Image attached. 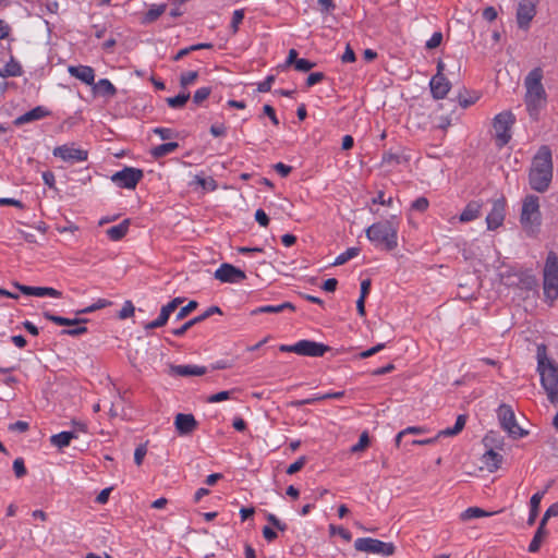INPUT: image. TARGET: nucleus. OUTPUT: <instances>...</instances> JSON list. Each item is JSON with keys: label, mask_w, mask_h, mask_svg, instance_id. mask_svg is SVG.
I'll use <instances>...</instances> for the list:
<instances>
[{"label": "nucleus", "mask_w": 558, "mask_h": 558, "mask_svg": "<svg viewBox=\"0 0 558 558\" xmlns=\"http://www.w3.org/2000/svg\"><path fill=\"white\" fill-rule=\"evenodd\" d=\"M543 76L542 68L537 66L534 68L524 80V86L526 88L525 104L531 117H536L539 109L546 102V92L542 84Z\"/></svg>", "instance_id": "7ed1b4c3"}, {"label": "nucleus", "mask_w": 558, "mask_h": 558, "mask_svg": "<svg viewBox=\"0 0 558 558\" xmlns=\"http://www.w3.org/2000/svg\"><path fill=\"white\" fill-rule=\"evenodd\" d=\"M44 183L50 189H56V177L52 171H44L41 174Z\"/></svg>", "instance_id": "e2e57ef3"}, {"label": "nucleus", "mask_w": 558, "mask_h": 558, "mask_svg": "<svg viewBox=\"0 0 558 558\" xmlns=\"http://www.w3.org/2000/svg\"><path fill=\"white\" fill-rule=\"evenodd\" d=\"M429 86L435 99H444L451 88V83L446 76H433Z\"/></svg>", "instance_id": "aec40b11"}, {"label": "nucleus", "mask_w": 558, "mask_h": 558, "mask_svg": "<svg viewBox=\"0 0 558 558\" xmlns=\"http://www.w3.org/2000/svg\"><path fill=\"white\" fill-rule=\"evenodd\" d=\"M329 531H330L331 535L339 534L347 542H350L352 538V534L342 526H336V525L330 524Z\"/></svg>", "instance_id": "8fccbe9b"}, {"label": "nucleus", "mask_w": 558, "mask_h": 558, "mask_svg": "<svg viewBox=\"0 0 558 558\" xmlns=\"http://www.w3.org/2000/svg\"><path fill=\"white\" fill-rule=\"evenodd\" d=\"M93 89L96 94L107 97H113L117 94L116 86L108 78H101L97 83L94 82Z\"/></svg>", "instance_id": "7c9ffc66"}, {"label": "nucleus", "mask_w": 558, "mask_h": 558, "mask_svg": "<svg viewBox=\"0 0 558 558\" xmlns=\"http://www.w3.org/2000/svg\"><path fill=\"white\" fill-rule=\"evenodd\" d=\"M243 19H244V10L243 9L235 10L233 12L232 21H231V28H232L233 34H235L239 31V25L242 23Z\"/></svg>", "instance_id": "09e8293b"}, {"label": "nucleus", "mask_w": 558, "mask_h": 558, "mask_svg": "<svg viewBox=\"0 0 558 558\" xmlns=\"http://www.w3.org/2000/svg\"><path fill=\"white\" fill-rule=\"evenodd\" d=\"M497 414L501 427L511 438L518 439L527 434V432L517 423L514 412L510 405L505 403L500 404Z\"/></svg>", "instance_id": "1a4fd4ad"}, {"label": "nucleus", "mask_w": 558, "mask_h": 558, "mask_svg": "<svg viewBox=\"0 0 558 558\" xmlns=\"http://www.w3.org/2000/svg\"><path fill=\"white\" fill-rule=\"evenodd\" d=\"M68 72L71 76L82 81L87 85H93L95 82V71L88 65H70Z\"/></svg>", "instance_id": "412c9836"}, {"label": "nucleus", "mask_w": 558, "mask_h": 558, "mask_svg": "<svg viewBox=\"0 0 558 558\" xmlns=\"http://www.w3.org/2000/svg\"><path fill=\"white\" fill-rule=\"evenodd\" d=\"M428 199L426 197H418L412 203V209L417 211H425L428 208Z\"/></svg>", "instance_id": "bf43d9fd"}, {"label": "nucleus", "mask_w": 558, "mask_h": 558, "mask_svg": "<svg viewBox=\"0 0 558 558\" xmlns=\"http://www.w3.org/2000/svg\"><path fill=\"white\" fill-rule=\"evenodd\" d=\"M29 429V424L25 421H16L9 425V430L25 433Z\"/></svg>", "instance_id": "680f3d73"}, {"label": "nucleus", "mask_w": 558, "mask_h": 558, "mask_svg": "<svg viewBox=\"0 0 558 558\" xmlns=\"http://www.w3.org/2000/svg\"><path fill=\"white\" fill-rule=\"evenodd\" d=\"M493 513L486 512L485 510L478 508V507H470L465 511H463L460 515L462 521H468L474 518H482V517H488Z\"/></svg>", "instance_id": "e433bc0d"}, {"label": "nucleus", "mask_w": 558, "mask_h": 558, "mask_svg": "<svg viewBox=\"0 0 558 558\" xmlns=\"http://www.w3.org/2000/svg\"><path fill=\"white\" fill-rule=\"evenodd\" d=\"M508 287L518 288L524 291H533L538 287V281L531 270L509 271L502 276Z\"/></svg>", "instance_id": "9d476101"}, {"label": "nucleus", "mask_w": 558, "mask_h": 558, "mask_svg": "<svg viewBox=\"0 0 558 558\" xmlns=\"http://www.w3.org/2000/svg\"><path fill=\"white\" fill-rule=\"evenodd\" d=\"M325 78V74L323 72H314L311 73L306 78V86L311 87L315 84L322 82Z\"/></svg>", "instance_id": "052dcab7"}, {"label": "nucleus", "mask_w": 558, "mask_h": 558, "mask_svg": "<svg viewBox=\"0 0 558 558\" xmlns=\"http://www.w3.org/2000/svg\"><path fill=\"white\" fill-rule=\"evenodd\" d=\"M214 314H222L220 307L213 305L208 307L202 315L197 316V318L201 322H204L205 319L209 318Z\"/></svg>", "instance_id": "338daca9"}, {"label": "nucleus", "mask_w": 558, "mask_h": 558, "mask_svg": "<svg viewBox=\"0 0 558 558\" xmlns=\"http://www.w3.org/2000/svg\"><path fill=\"white\" fill-rule=\"evenodd\" d=\"M536 14L535 0H521L517 9V23L520 28H527Z\"/></svg>", "instance_id": "2eb2a0df"}, {"label": "nucleus", "mask_w": 558, "mask_h": 558, "mask_svg": "<svg viewBox=\"0 0 558 558\" xmlns=\"http://www.w3.org/2000/svg\"><path fill=\"white\" fill-rule=\"evenodd\" d=\"M408 158L400 154H395L391 151L385 153L383 155V163L384 165H398L401 162H407Z\"/></svg>", "instance_id": "a19ab883"}, {"label": "nucleus", "mask_w": 558, "mask_h": 558, "mask_svg": "<svg viewBox=\"0 0 558 558\" xmlns=\"http://www.w3.org/2000/svg\"><path fill=\"white\" fill-rule=\"evenodd\" d=\"M398 228L399 222L396 217H392L373 223L366 229L365 233L371 242L381 245L386 251H392L398 246Z\"/></svg>", "instance_id": "20e7f679"}, {"label": "nucleus", "mask_w": 558, "mask_h": 558, "mask_svg": "<svg viewBox=\"0 0 558 558\" xmlns=\"http://www.w3.org/2000/svg\"><path fill=\"white\" fill-rule=\"evenodd\" d=\"M369 446V436L366 432L362 433L359 442L351 447V452L356 453L364 451Z\"/></svg>", "instance_id": "c03bdc74"}, {"label": "nucleus", "mask_w": 558, "mask_h": 558, "mask_svg": "<svg viewBox=\"0 0 558 558\" xmlns=\"http://www.w3.org/2000/svg\"><path fill=\"white\" fill-rule=\"evenodd\" d=\"M354 548L357 551L378 554L385 557L392 556L396 551V547L392 543H385L371 537L357 538L354 543Z\"/></svg>", "instance_id": "9b49d317"}, {"label": "nucleus", "mask_w": 558, "mask_h": 558, "mask_svg": "<svg viewBox=\"0 0 558 558\" xmlns=\"http://www.w3.org/2000/svg\"><path fill=\"white\" fill-rule=\"evenodd\" d=\"M52 155L70 163L86 161L88 158L87 150L74 148L73 144L71 146L65 144L54 147Z\"/></svg>", "instance_id": "ddd939ff"}, {"label": "nucleus", "mask_w": 558, "mask_h": 558, "mask_svg": "<svg viewBox=\"0 0 558 558\" xmlns=\"http://www.w3.org/2000/svg\"><path fill=\"white\" fill-rule=\"evenodd\" d=\"M208 372L206 366L199 365H177V376L192 377L203 376Z\"/></svg>", "instance_id": "cd10ccee"}, {"label": "nucleus", "mask_w": 558, "mask_h": 558, "mask_svg": "<svg viewBox=\"0 0 558 558\" xmlns=\"http://www.w3.org/2000/svg\"><path fill=\"white\" fill-rule=\"evenodd\" d=\"M545 493H546V490L538 492V493H535L531 497V500H530V515H529V519H527V524L530 526L535 524V521H536L537 515H538L539 504H541L542 498L544 497Z\"/></svg>", "instance_id": "c756f323"}, {"label": "nucleus", "mask_w": 558, "mask_h": 558, "mask_svg": "<svg viewBox=\"0 0 558 558\" xmlns=\"http://www.w3.org/2000/svg\"><path fill=\"white\" fill-rule=\"evenodd\" d=\"M34 296H38V298H44V296H50V298H61L62 296V292L54 289V288H50V287H35V295Z\"/></svg>", "instance_id": "58836bf2"}, {"label": "nucleus", "mask_w": 558, "mask_h": 558, "mask_svg": "<svg viewBox=\"0 0 558 558\" xmlns=\"http://www.w3.org/2000/svg\"><path fill=\"white\" fill-rule=\"evenodd\" d=\"M198 77L197 71H187L183 72L180 76V85L182 88H186L189 85L193 84Z\"/></svg>", "instance_id": "79ce46f5"}, {"label": "nucleus", "mask_w": 558, "mask_h": 558, "mask_svg": "<svg viewBox=\"0 0 558 558\" xmlns=\"http://www.w3.org/2000/svg\"><path fill=\"white\" fill-rule=\"evenodd\" d=\"M546 535H547L546 525H542V522H539V525L534 534V537L529 545V551L536 553L539 549L542 542Z\"/></svg>", "instance_id": "72a5a7b5"}, {"label": "nucleus", "mask_w": 558, "mask_h": 558, "mask_svg": "<svg viewBox=\"0 0 558 558\" xmlns=\"http://www.w3.org/2000/svg\"><path fill=\"white\" fill-rule=\"evenodd\" d=\"M553 180V155L547 145H543L532 159L529 171V183L532 190L544 193Z\"/></svg>", "instance_id": "f257e3e1"}, {"label": "nucleus", "mask_w": 558, "mask_h": 558, "mask_svg": "<svg viewBox=\"0 0 558 558\" xmlns=\"http://www.w3.org/2000/svg\"><path fill=\"white\" fill-rule=\"evenodd\" d=\"M22 74V66L13 57H11L7 64L0 70V76L2 78L17 77Z\"/></svg>", "instance_id": "c85d7f7f"}, {"label": "nucleus", "mask_w": 558, "mask_h": 558, "mask_svg": "<svg viewBox=\"0 0 558 558\" xmlns=\"http://www.w3.org/2000/svg\"><path fill=\"white\" fill-rule=\"evenodd\" d=\"M198 303L196 301H190L185 306H182L177 313V320L185 318L191 312L196 310Z\"/></svg>", "instance_id": "de8ad7c7"}, {"label": "nucleus", "mask_w": 558, "mask_h": 558, "mask_svg": "<svg viewBox=\"0 0 558 558\" xmlns=\"http://www.w3.org/2000/svg\"><path fill=\"white\" fill-rule=\"evenodd\" d=\"M442 41V34L440 32H436L432 35V37L426 41L427 49H435L440 46Z\"/></svg>", "instance_id": "6e6d98bb"}, {"label": "nucleus", "mask_w": 558, "mask_h": 558, "mask_svg": "<svg viewBox=\"0 0 558 558\" xmlns=\"http://www.w3.org/2000/svg\"><path fill=\"white\" fill-rule=\"evenodd\" d=\"M546 351L545 344L537 345V371L548 401L556 405L558 403V365L547 357Z\"/></svg>", "instance_id": "f03ea898"}, {"label": "nucleus", "mask_w": 558, "mask_h": 558, "mask_svg": "<svg viewBox=\"0 0 558 558\" xmlns=\"http://www.w3.org/2000/svg\"><path fill=\"white\" fill-rule=\"evenodd\" d=\"M130 220L124 219L119 225L112 226L106 230L108 238L112 241H120L129 231Z\"/></svg>", "instance_id": "bb28decb"}, {"label": "nucleus", "mask_w": 558, "mask_h": 558, "mask_svg": "<svg viewBox=\"0 0 558 558\" xmlns=\"http://www.w3.org/2000/svg\"><path fill=\"white\" fill-rule=\"evenodd\" d=\"M198 426L199 423L193 414L177 413V435L191 436Z\"/></svg>", "instance_id": "f3484780"}, {"label": "nucleus", "mask_w": 558, "mask_h": 558, "mask_svg": "<svg viewBox=\"0 0 558 558\" xmlns=\"http://www.w3.org/2000/svg\"><path fill=\"white\" fill-rule=\"evenodd\" d=\"M359 253H360V248L359 247H350L344 253L340 254L336 258V260L333 262V265L335 266L343 265L344 263H347L351 258L357 256Z\"/></svg>", "instance_id": "ea45409f"}, {"label": "nucleus", "mask_w": 558, "mask_h": 558, "mask_svg": "<svg viewBox=\"0 0 558 558\" xmlns=\"http://www.w3.org/2000/svg\"><path fill=\"white\" fill-rule=\"evenodd\" d=\"M211 94L210 87H201L193 95V102L195 105H202Z\"/></svg>", "instance_id": "37998d69"}, {"label": "nucleus", "mask_w": 558, "mask_h": 558, "mask_svg": "<svg viewBox=\"0 0 558 558\" xmlns=\"http://www.w3.org/2000/svg\"><path fill=\"white\" fill-rule=\"evenodd\" d=\"M306 462H307V458L305 456L300 457L295 462H293L292 464H290L287 468V470H286L287 474L293 475V474L298 473L299 471H301L304 468Z\"/></svg>", "instance_id": "a18cd8bd"}, {"label": "nucleus", "mask_w": 558, "mask_h": 558, "mask_svg": "<svg viewBox=\"0 0 558 558\" xmlns=\"http://www.w3.org/2000/svg\"><path fill=\"white\" fill-rule=\"evenodd\" d=\"M279 350L281 352H292L303 356L318 357L329 352L331 348L312 340H300L294 344H281Z\"/></svg>", "instance_id": "6e6552de"}, {"label": "nucleus", "mask_w": 558, "mask_h": 558, "mask_svg": "<svg viewBox=\"0 0 558 558\" xmlns=\"http://www.w3.org/2000/svg\"><path fill=\"white\" fill-rule=\"evenodd\" d=\"M172 151H174V142H168L153 147L150 154L155 159H159Z\"/></svg>", "instance_id": "c9c22d12"}, {"label": "nucleus", "mask_w": 558, "mask_h": 558, "mask_svg": "<svg viewBox=\"0 0 558 558\" xmlns=\"http://www.w3.org/2000/svg\"><path fill=\"white\" fill-rule=\"evenodd\" d=\"M13 471L17 478H21L26 475L27 470H26L23 458H16L13 461Z\"/></svg>", "instance_id": "49530a36"}, {"label": "nucleus", "mask_w": 558, "mask_h": 558, "mask_svg": "<svg viewBox=\"0 0 558 558\" xmlns=\"http://www.w3.org/2000/svg\"><path fill=\"white\" fill-rule=\"evenodd\" d=\"M506 201L504 197L493 202V208L486 217L488 230H496L505 220Z\"/></svg>", "instance_id": "dca6fc26"}, {"label": "nucleus", "mask_w": 558, "mask_h": 558, "mask_svg": "<svg viewBox=\"0 0 558 558\" xmlns=\"http://www.w3.org/2000/svg\"><path fill=\"white\" fill-rule=\"evenodd\" d=\"M558 517V502L553 504L549 506V508L545 511L541 522L542 525H546L547 521L553 518Z\"/></svg>", "instance_id": "864d4df0"}, {"label": "nucleus", "mask_w": 558, "mask_h": 558, "mask_svg": "<svg viewBox=\"0 0 558 558\" xmlns=\"http://www.w3.org/2000/svg\"><path fill=\"white\" fill-rule=\"evenodd\" d=\"M199 319L196 317L190 319L189 322L184 323L181 327L177 328V336L184 335L191 327L198 324Z\"/></svg>", "instance_id": "0e129e2a"}, {"label": "nucleus", "mask_w": 558, "mask_h": 558, "mask_svg": "<svg viewBox=\"0 0 558 558\" xmlns=\"http://www.w3.org/2000/svg\"><path fill=\"white\" fill-rule=\"evenodd\" d=\"M481 208H482V204L476 201H472V202L468 203V205L461 213L459 220L461 222H470V221L475 220L476 218L480 217Z\"/></svg>", "instance_id": "a878e982"}, {"label": "nucleus", "mask_w": 558, "mask_h": 558, "mask_svg": "<svg viewBox=\"0 0 558 558\" xmlns=\"http://www.w3.org/2000/svg\"><path fill=\"white\" fill-rule=\"evenodd\" d=\"M520 222L529 234L535 233L538 229L542 222L538 196L533 194L525 196L522 203Z\"/></svg>", "instance_id": "39448f33"}, {"label": "nucleus", "mask_w": 558, "mask_h": 558, "mask_svg": "<svg viewBox=\"0 0 558 558\" xmlns=\"http://www.w3.org/2000/svg\"><path fill=\"white\" fill-rule=\"evenodd\" d=\"M515 123V116L506 110L495 116L493 119V129L495 131L496 146L501 148L511 141V129Z\"/></svg>", "instance_id": "0eeeda50"}, {"label": "nucleus", "mask_w": 558, "mask_h": 558, "mask_svg": "<svg viewBox=\"0 0 558 558\" xmlns=\"http://www.w3.org/2000/svg\"><path fill=\"white\" fill-rule=\"evenodd\" d=\"M174 312V299L162 306L159 316L146 325V329L159 328L168 322L170 314Z\"/></svg>", "instance_id": "4be33fe9"}, {"label": "nucleus", "mask_w": 558, "mask_h": 558, "mask_svg": "<svg viewBox=\"0 0 558 558\" xmlns=\"http://www.w3.org/2000/svg\"><path fill=\"white\" fill-rule=\"evenodd\" d=\"M384 348H385L384 343H378L377 345H375V347H373V348H371L368 350L362 351L359 354V357L360 359H367V357L376 354L377 352L381 351Z\"/></svg>", "instance_id": "69168bd1"}, {"label": "nucleus", "mask_w": 558, "mask_h": 558, "mask_svg": "<svg viewBox=\"0 0 558 558\" xmlns=\"http://www.w3.org/2000/svg\"><path fill=\"white\" fill-rule=\"evenodd\" d=\"M134 314V305L131 301H125L121 311L119 312L120 319H126Z\"/></svg>", "instance_id": "3c124183"}, {"label": "nucleus", "mask_w": 558, "mask_h": 558, "mask_svg": "<svg viewBox=\"0 0 558 558\" xmlns=\"http://www.w3.org/2000/svg\"><path fill=\"white\" fill-rule=\"evenodd\" d=\"M543 290L550 304L558 298V256L549 252L544 267Z\"/></svg>", "instance_id": "423d86ee"}, {"label": "nucleus", "mask_w": 558, "mask_h": 558, "mask_svg": "<svg viewBox=\"0 0 558 558\" xmlns=\"http://www.w3.org/2000/svg\"><path fill=\"white\" fill-rule=\"evenodd\" d=\"M480 99V94L475 90H466L458 95V102L462 108L474 105Z\"/></svg>", "instance_id": "f704fd0d"}, {"label": "nucleus", "mask_w": 558, "mask_h": 558, "mask_svg": "<svg viewBox=\"0 0 558 558\" xmlns=\"http://www.w3.org/2000/svg\"><path fill=\"white\" fill-rule=\"evenodd\" d=\"M49 116H51V111L49 109H47L45 106H37L32 110L15 118L13 124L15 126H22L24 124L47 118Z\"/></svg>", "instance_id": "6ab92c4d"}, {"label": "nucleus", "mask_w": 558, "mask_h": 558, "mask_svg": "<svg viewBox=\"0 0 558 558\" xmlns=\"http://www.w3.org/2000/svg\"><path fill=\"white\" fill-rule=\"evenodd\" d=\"M465 422H466V416L461 414L457 417V421H456V424L453 427L440 430L436 437L422 439V440H413L412 444L418 445V446L432 445L441 436L449 437V436L458 435L464 428Z\"/></svg>", "instance_id": "a211bd4d"}, {"label": "nucleus", "mask_w": 558, "mask_h": 558, "mask_svg": "<svg viewBox=\"0 0 558 558\" xmlns=\"http://www.w3.org/2000/svg\"><path fill=\"white\" fill-rule=\"evenodd\" d=\"M147 453L146 445H140L134 451V462L136 465H141Z\"/></svg>", "instance_id": "4d7b16f0"}, {"label": "nucleus", "mask_w": 558, "mask_h": 558, "mask_svg": "<svg viewBox=\"0 0 558 558\" xmlns=\"http://www.w3.org/2000/svg\"><path fill=\"white\" fill-rule=\"evenodd\" d=\"M86 332H87V328L86 327L77 325V327H75V328L61 330L60 335L61 336L77 337V336L84 335Z\"/></svg>", "instance_id": "5fc2aeb1"}, {"label": "nucleus", "mask_w": 558, "mask_h": 558, "mask_svg": "<svg viewBox=\"0 0 558 558\" xmlns=\"http://www.w3.org/2000/svg\"><path fill=\"white\" fill-rule=\"evenodd\" d=\"M167 5L166 4H154L151 5L148 11L144 14L142 19L143 24H150L155 21H157L165 12H166Z\"/></svg>", "instance_id": "2f4dec72"}, {"label": "nucleus", "mask_w": 558, "mask_h": 558, "mask_svg": "<svg viewBox=\"0 0 558 558\" xmlns=\"http://www.w3.org/2000/svg\"><path fill=\"white\" fill-rule=\"evenodd\" d=\"M144 172L141 169L125 167L122 170L112 174V182L122 189H135L137 183L143 179Z\"/></svg>", "instance_id": "f8f14e48"}, {"label": "nucleus", "mask_w": 558, "mask_h": 558, "mask_svg": "<svg viewBox=\"0 0 558 558\" xmlns=\"http://www.w3.org/2000/svg\"><path fill=\"white\" fill-rule=\"evenodd\" d=\"M255 219L262 227H268L269 225V217L263 209L256 210Z\"/></svg>", "instance_id": "774afa93"}, {"label": "nucleus", "mask_w": 558, "mask_h": 558, "mask_svg": "<svg viewBox=\"0 0 558 558\" xmlns=\"http://www.w3.org/2000/svg\"><path fill=\"white\" fill-rule=\"evenodd\" d=\"M193 183H196L199 185L204 191H215L217 189V182L211 178H202L199 175H195L194 180L190 183L191 185Z\"/></svg>", "instance_id": "4c0bfd02"}, {"label": "nucleus", "mask_w": 558, "mask_h": 558, "mask_svg": "<svg viewBox=\"0 0 558 558\" xmlns=\"http://www.w3.org/2000/svg\"><path fill=\"white\" fill-rule=\"evenodd\" d=\"M284 310L294 311L295 306L290 302H284L280 305H265V306H260V307L256 308L255 311H253V314H257V313L277 314V313H281Z\"/></svg>", "instance_id": "473e14b6"}, {"label": "nucleus", "mask_w": 558, "mask_h": 558, "mask_svg": "<svg viewBox=\"0 0 558 558\" xmlns=\"http://www.w3.org/2000/svg\"><path fill=\"white\" fill-rule=\"evenodd\" d=\"M502 456L494 451L493 449L487 450L483 457L482 462L489 472H495L500 468L502 462Z\"/></svg>", "instance_id": "393cba45"}, {"label": "nucleus", "mask_w": 558, "mask_h": 558, "mask_svg": "<svg viewBox=\"0 0 558 558\" xmlns=\"http://www.w3.org/2000/svg\"><path fill=\"white\" fill-rule=\"evenodd\" d=\"M43 315H44V317L47 320L52 322L53 324H56L58 326H68V327H70V326H77V325H81V324L87 322V319H85V318H66V317H62V316L52 314L49 311L44 312Z\"/></svg>", "instance_id": "b1692460"}, {"label": "nucleus", "mask_w": 558, "mask_h": 558, "mask_svg": "<svg viewBox=\"0 0 558 558\" xmlns=\"http://www.w3.org/2000/svg\"><path fill=\"white\" fill-rule=\"evenodd\" d=\"M76 430H64L50 437V444L59 449L68 447L72 439H76Z\"/></svg>", "instance_id": "5701e85b"}, {"label": "nucleus", "mask_w": 558, "mask_h": 558, "mask_svg": "<svg viewBox=\"0 0 558 558\" xmlns=\"http://www.w3.org/2000/svg\"><path fill=\"white\" fill-rule=\"evenodd\" d=\"M275 82L274 75H268L265 81L260 82L257 86V90L259 93H267L270 92L272 83Z\"/></svg>", "instance_id": "13d9d810"}, {"label": "nucleus", "mask_w": 558, "mask_h": 558, "mask_svg": "<svg viewBox=\"0 0 558 558\" xmlns=\"http://www.w3.org/2000/svg\"><path fill=\"white\" fill-rule=\"evenodd\" d=\"M316 64L307 59H299L295 61V70L300 72H308L312 70Z\"/></svg>", "instance_id": "603ef678"}, {"label": "nucleus", "mask_w": 558, "mask_h": 558, "mask_svg": "<svg viewBox=\"0 0 558 558\" xmlns=\"http://www.w3.org/2000/svg\"><path fill=\"white\" fill-rule=\"evenodd\" d=\"M214 277L226 283H238L246 279V275L243 270L228 263L221 264L215 271Z\"/></svg>", "instance_id": "4468645a"}]
</instances>
